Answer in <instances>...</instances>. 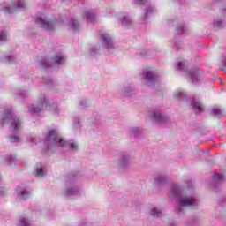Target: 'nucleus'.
Instances as JSON below:
<instances>
[{"mask_svg":"<svg viewBox=\"0 0 226 226\" xmlns=\"http://www.w3.org/2000/svg\"><path fill=\"white\" fill-rule=\"evenodd\" d=\"M10 123L13 132H17L19 128H20V121L15 115H13V112L11 110H9L5 114V117L4 118V123Z\"/></svg>","mask_w":226,"mask_h":226,"instance_id":"1","label":"nucleus"},{"mask_svg":"<svg viewBox=\"0 0 226 226\" xmlns=\"http://www.w3.org/2000/svg\"><path fill=\"white\" fill-rule=\"evenodd\" d=\"M46 140L51 141V142H59L60 146H64L66 144V141H64L63 139L57 135L56 131H49L48 137L46 138Z\"/></svg>","mask_w":226,"mask_h":226,"instance_id":"2","label":"nucleus"},{"mask_svg":"<svg viewBox=\"0 0 226 226\" xmlns=\"http://www.w3.org/2000/svg\"><path fill=\"white\" fill-rule=\"evenodd\" d=\"M180 206L183 207L186 206H197V200L192 199V198H181L179 200Z\"/></svg>","mask_w":226,"mask_h":226,"instance_id":"3","label":"nucleus"},{"mask_svg":"<svg viewBox=\"0 0 226 226\" xmlns=\"http://www.w3.org/2000/svg\"><path fill=\"white\" fill-rule=\"evenodd\" d=\"M36 24H40V26H41V27H43L44 29H52V25H50V23H49V21L41 19V18H37L35 19Z\"/></svg>","mask_w":226,"mask_h":226,"instance_id":"4","label":"nucleus"},{"mask_svg":"<svg viewBox=\"0 0 226 226\" xmlns=\"http://www.w3.org/2000/svg\"><path fill=\"white\" fill-rule=\"evenodd\" d=\"M101 38L102 41H104L106 49H110V47H112V41L110 40V37L107 35V34H102Z\"/></svg>","mask_w":226,"mask_h":226,"instance_id":"5","label":"nucleus"},{"mask_svg":"<svg viewBox=\"0 0 226 226\" xmlns=\"http://www.w3.org/2000/svg\"><path fill=\"white\" fill-rule=\"evenodd\" d=\"M192 105L195 110V112H202V110H204V107L202 106V104H200V102H197V101H193L192 102Z\"/></svg>","mask_w":226,"mask_h":226,"instance_id":"6","label":"nucleus"},{"mask_svg":"<svg viewBox=\"0 0 226 226\" xmlns=\"http://www.w3.org/2000/svg\"><path fill=\"white\" fill-rule=\"evenodd\" d=\"M144 73H145V77H146L147 80H149V81L154 80V79L156 78L154 73H153V72H151L149 71H145Z\"/></svg>","mask_w":226,"mask_h":226,"instance_id":"7","label":"nucleus"},{"mask_svg":"<svg viewBox=\"0 0 226 226\" xmlns=\"http://www.w3.org/2000/svg\"><path fill=\"white\" fill-rule=\"evenodd\" d=\"M54 61L56 63V64H63V63H64V56L59 54L54 57Z\"/></svg>","mask_w":226,"mask_h":226,"instance_id":"8","label":"nucleus"},{"mask_svg":"<svg viewBox=\"0 0 226 226\" xmlns=\"http://www.w3.org/2000/svg\"><path fill=\"white\" fill-rule=\"evenodd\" d=\"M190 79L192 82H195L199 79V72L195 71L190 73Z\"/></svg>","mask_w":226,"mask_h":226,"instance_id":"9","label":"nucleus"},{"mask_svg":"<svg viewBox=\"0 0 226 226\" xmlns=\"http://www.w3.org/2000/svg\"><path fill=\"white\" fill-rule=\"evenodd\" d=\"M19 199L26 200V199H27V197H29V192H27L26 191H21V192L19 193Z\"/></svg>","mask_w":226,"mask_h":226,"instance_id":"10","label":"nucleus"},{"mask_svg":"<svg viewBox=\"0 0 226 226\" xmlns=\"http://www.w3.org/2000/svg\"><path fill=\"white\" fill-rule=\"evenodd\" d=\"M152 216H160L162 215V210L158 208H154L151 213Z\"/></svg>","mask_w":226,"mask_h":226,"instance_id":"11","label":"nucleus"},{"mask_svg":"<svg viewBox=\"0 0 226 226\" xmlns=\"http://www.w3.org/2000/svg\"><path fill=\"white\" fill-rule=\"evenodd\" d=\"M212 112H213L214 116H222V109H220L218 108H214Z\"/></svg>","mask_w":226,"mask_h":226,"instance_id":"12","label":"nucleus"},{"mask_svg":"<svg viewBox=\"0 0 226 226\" xmlns=\"http://www.w3.org/2000/svg\"><path fill=\"white\" fill-rule=\"evenodd\" d=\"M29 111L30 112H34V113H36V112H40V110H41V108H35L34 106H33V105H31V106H29Z\"/></svg>","mask_w":226,"mask_h":226,"instance_id":"13","label":"nucleus"},{"mask_svg":"<svg viewBox=\"0 0 226 226\" xmlns=\"http://www.w3.org/2000/svg\"><path fill=\"white\" fill-rule=\"evenodd\" d=\"M171 195H179V188L177 187H172L170 189Z\"/></svg>","mask_w":226,"mask_h":226,"instance_id":"14","label":"nucleus"},{"mask_svg":"<svg viewBox=\"0 0 226 226\" xmlns=\"http://www.w3.org/2000/svg\"><path fill=\"white\" fill-rule=\"evenodd\" d=\"M87 22H93V20H94V14H87Z\"/></svg>","mask_w":226,"mask_h":226,"instance_id":"15","label":"nucleus"},{"mask_svg":"<svg viewBox=\"0 0 226 226\" xmlns=\"http://www.w3.org/2000/svg\"><path fill=\"white\" fill-rule=\"evenodd\" d=\"M223 175L220 174V173H215L214 175V179H215L216 181H220V179H222Z\"/></svg>","mask_w":226,"mask_h":226,"instance_id":"16","label":"nucleus"},{"mask_svg":"<svg viewBox=\"0 0 226 226\" xmlns=\"http://www.w3.org/2000/svg\"><path fill=\"white\" fill-rule=\"evenodd\" d=\"M154 117L157 120L160 121L162 119V114L160 112H154Z\"/></svg>","mask_w":226,"mask_h":226,"instance_id":"17","label":"nucleus"},{"mask_svg":"<svg viewBox=\"0 0 226 226\" xmlns=\"http://www.w3.org/2000/svg\"><path fill=\"white\" fill-rule=\"evenodd\" d=\"M6 40V34L4 32H0V41H4Z\"/></svg>","mask_w":226,"mask_h":226,"instance_id":"18","label":"nucleus"},{"mask_svg":"<svg viewBox=\"0 0 226 226\" xmlns=\"http://www.w3.org/2000/svg\"><path fill=\"white\" fill-rule=\"evenodd\" d=\"M19 141H20V138H19V136L11 137V142H19Z\"/></svg>","mask_w":226,"mask_h":226,"instance_id":"19","label":"nucleus"},{"mask_svg":"<svg viewBox=\"0 0 226 226\" xmlns=\"http://www.w3.org/2000/svg\"><path fill=\"white\" fill-rule=\"evenodd\" d=\"M77 19H72V29H77Z\"/></svg>","mask_w":226,"mask_h":226,"instance_id":"20","label":"nucleus"},{"mask_svg":"<svg viewBox=\"0 0 226 226\" xmlns=\"http://www.w3.org/2000/svg\"><path fill=\"white\" fill-rule=\"evenodd\" d=\"M36 175L39 177L43 176V170L42 169H37Z\"/></svg>","mask_w":226,"mask_h":226,"instance_id":"21","label":"nucleus"},{"mask_svg":"<svg viewBox=\"0 0 226 226\" xmlns=\"http://www.w3.org/2000/svg\"><path fill=\"white\" fill-rule=\"evenodd\" d=\"M128 23H130V19H128V17H124L122 20V24H128Z\"/></svg>","mask_w":226,"mask_h":226,"instance_id":"22","label":"nucleus"},{"mask_svg":"<svg viewBox=\"0 0 226 226\" xmlns=\"http://www.w3.org/2000/svg\"><path fill=\"white\" fill-rule=\"evenodd\" d=\"M4 11H5V13H13V11H11L10 7L4 8Z\"/></svg>","mask_w":226,"mask_h":226,"instance_id":"23","label":"nucleus"},{"mask_svg":"<svg viewBox=\"0 0 226 226\" xmlns=\"http://www.w3.org/2000/svg\"><path fill=\"white\" fill-rule=\"evenodd\" d=\"M182 94H183V92L179 91L175 94V96H177V98H183Z\"/></svg>","mask_w":226,"mask_h":226,"instance_id":"24","label":"nucleus"},{"mask_svg":"<svg viewBox=\"0 0 226 226\" xmlns=\"http://www.w3.org/2000/svg\"><path fill=\"white\" fill-rule=\"evenodd\" d=\"M18 8H24V2L23 1H19L18 3Z\"/></svg>","mask_w":226,"mask_h":226,"instance_id":"25","label":"nucleus"},{"mask_svg":"<svg viewBox=\"0 0 226 226\" xmlns=\"http://www.w3.org/2000/svg\"><path fill=\"white\" fill-rule=\"evenodd\" d=\"M177 70H183V63H178L177 64Z\"/></svg>","mask_w":226,"mask_h":226,"instance_id":"26","label":"nucleus"},{"mask_svg":"<svg viewBox=\"0 0 226 226\" xmlns=\"http://www.w3.org/2000/svg\"><path fill=\"white\" fill-rule=\"evenodd\" d=\"M70 147H71L72 149H77V144H75V143H70Z\"/></svg>","mask_w":226,"mask_h":226,"instance_id":"27","label":"nucleus"},{"mask_svg":"<svg viewBox=\"0 0 226 226\" xmlns=\"http://www.w3.org/2000/svg\"><path fill=\"white\" fill-rule=\"evenodd\" d=\"M21 226H27V220L23 219V220L21 221Z\"/></svg>","mask_w":226,"mask_h":226,"instance_id":"28","label":"nucleus"},{"mask_svg":"<svg viewBox=\"0 0 226 226\" xmlns=\"http://www.w3.org/2000/svg\"><path fill=\"white\" fill-rule=\"evenodd\" d=\"M45 105V107H47V105H49V103L47 102V100H43V102H41V107H43Z\"/></svg>","mask_w":226,"mask_h":226,"instance_id":"29","label":"nucleus"},{"mask_svg":"<svg viewBox=\"0 0 226 226\" xmlns=\"http://www.w3.org/2000/svg\"><path fill=\"white\" fill-rule=\"evenodd\" d=\"M138 1V4H146V0H137Z\"/></svg>","mask_w":226,"mask_h":226,"instance_id":"30","label":"nucleus"},{"mask_svg":"<svg viewBox=\"0 0 226 226\" xmlns=\"http://www.w3.org/2000/svg\"><path fill=\"white\" fill-rule=\"evenodd\" d=\"M11 59H13V56H9L8 57L9 63H11Z\"/></svg>","mask_w":226,"mask_h":226,"instance_id":"31","label":"nucleus"},{"mask_svg":"<svg viewBox=\"0 0 226 226\" xmlns=\"http://www.w3.org/2000/svg\"><path fill=\"white\" fill-rule=\"evenodd\" d=\"M178 211H183V209L181 207L178 208Z\"/></svg>","mask_w":226,"mask_h":226,"instance_id":"32","label":"nucleus"}]
</instances>
